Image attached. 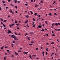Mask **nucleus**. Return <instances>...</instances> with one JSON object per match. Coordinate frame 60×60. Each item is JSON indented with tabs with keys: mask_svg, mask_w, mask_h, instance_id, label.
Wrapping results in <instances>:
<instances>
[{
	"mask_svg": "<svg viewBox=\"0 0 60 60\" xmlns=\"http://www.w3.org/2000/svg\"><path fill=\"white\" fill-rule=\"evenodd\" d=\"M54 14L55 15H57V14H56V13H54Z\"/></svg>",
	"mask_w": 60,
	"mask_h": 60,
	"instance_id": "obj_52",
	"label": "nucleus"
},
{
	"mask_svg": "<svg viewBox=\"0 0 60 60\" xmlns=\"http://www.w3.org/2000/svg\"><path fill=\"white\" fill-rule=\"evenodd\" d=\"M15 12V13H18V11H16Z\"/></svg>",
	"mask_w": 60,
	"mask_h": 60,
	"instance_id": "obj_58",
	"label": "nucleus"
},
{
	"mask_svg": "<svg viewBox=\"0 0 60 60\" xmlns=\"http://www.w3.org/2000/svg\"><path fill=\"white\" fill-rule=\"evenodd\" d=\"M14 38L15 40H16V36H15Z\"/></svg>",
	"mask_w": 60,
	"mask_h": 60,
	"instance_id": "obj_31",
	"label": "nucleus"
},
{
	"mask_svg": "<svg viewBox=\"0 0 60 60\" xmlns=\"http://www.w3.org/2000/svg\"><path fill=\"white\" fill-rule=\"evenodd\" d=\"M7 21V20H4L3 21V22H6Z\"/></svg>",
	"mask_w": 60,
	"mask_h": 60,
	"instance_id": "obj_24",
	"label": "nucleus"
},
{
	"mask_svg": "<svg viewBox=\"0 0 60 60\" xmlns=\"http://www.w3.org/2000/svg\"><path fill=\"white\" fill-rule=\"evenodd\" d=\"M15 55H18V53H17V52H15Z\"/></svg>",
	"mask_w": 60,
	"mask_h": 60,
	"instance_id": "obj_7",
	"label": "nucleus"
},
{
	"mask_svg": "<svg viewBox=\"0 0 60 60\" xmlns=\"http://www.w3.org/2000/svg\"><path fill=\"white\" fill-rule=\"evenodd\" d=\"M33 21H35V19H34V18H33Z\"/></svg>",
	"mask_w": 60,
	"mask_h": 60,
	"instance_id": "obj_35",
	"label": "nucleus"
},
{
	"mask_svg": "<svg viewBox=\"0 0 60 60\" xmlns=\"http://www.w3.org/2000/svg\"><path fill=\"white\" fill-rule=\"evenodd\" d=\"M4 46H3L2 47H1V49H4Z\"/></svg>",
	"mask_w": 60,
	"mask_h": 60,
	"instance_id": "obj_21",
	"label": "nucleus"
},
{
	"mask_svg": "<svg viewBox=\"0 0 60 60\" xmlns=\"http://www.w3.org/2000/svg\"><path fill=\"white\" fill-rule=\"evenodd\" d=\"M55 3H56V1H54V2L52 4H54Z\"/></svg>",
	"mask_w": 60,
	"mask_h": 60,
	"instance_id": "obj_51",
	"label": "nucleus"
},
{
	"mask_svg": "<svg viewBox=\"0 0 60 60\" xmlns=\"http://www.w3.org/2000/svg\"><path fill=\"white\" fill-rule=\"evenodd\" d=\"M8 34H10L11 33V31L10 30H8Z\"/></svg>",
	"mask_w": 60,
	"mask_h": 60,
	"instance_id": "obj_3",
	"label": "nucleus"
},
{
	"mask_svg": "<svg viewBox=\"0 0 60 60\" xmlns=\"http://www.w3.org/2000/svg\"><path fill=\"white\" fill-rule=\"evenodd\" d=\"M55 11H56V9L55 8H54L53 9Z\"/></svg>",
	"mask_w": 60,
	"mask_h": 60,
	"instance_id": "obj_49",
	"label": "nucleus"
},
{
	"mask_svg": "<svg viewBox=\"0 0 60 60\" xmlns=\"http://www.w3.org/2000/svg\"><path fill=\"white\" fill-rule=\"evenodd\" d=\"M14 23L12 24L11 25L12 26H14Z\"/></svg>",
	"mask_w": 60,
	"mask_h": 60,
	"instance_id": "obj_47",
	"label": "nucleus"
},
{
	"mask_svg": "<svg viewBox=\"0 0 60 60\" xmlns=\"http://www.w3.org/2000/svg\"><path fill=\"white\" fill-rule=\"evenodd\" d=\"M15 24H17V20H15Z\"/></svg>",
	"mask_w": 60,
	"mask_h": 60,
	"instance_id": "obj_14",
	"label": "nucleus"
},
{
	"mask_svg": "<svg viewBox=\"0 0 60 60\" xmlns=\"http://www.w3.org/2000/svg\"><path fill=\"white\" fill-rule=\"evenodd\" d=\"M48 50H49V48H47L46 49V51H48Z\"/></svg>",
	"mask_w": 60,
	"mask_h": 60,
	"instance_id": "obj_28",
	"label": "nucleus"
},
{
	"mask_svg": "<svg viewBox=\"0 0 60 60\" xmlns=\"http://www.w3.org/2000/svg\"><path fill=\"white\" fill-rule=\"evenodd\" d=\"M29 56L30 57V58H31V59H32V56H31V55L30 54L29 55Z\"/></svg>",
	"mask_w": 60,
	"mask_h": 60,
	"instance_id": "obj_4",
	"label": "nucleus"
},
{
	"mask_svg": "<svg viewBox=\"0 0 60 60\" xmlns=\"http://www.w3.org/2000/svg\"><path fill=\"white\" fill-rule=\"evenodd\" d=\"M27 35V33H26V34H25V36H26V35Z\"/></svg>",
	"mask_w": 60,
	"mask_h": 60,
	"instance_id": "obj_36",
	"label": "nucleus"
},
{
	"mask_svg": "<svg viewBox=\"0 0 60 60\" xmlns=\"http://www.w3.org/2000/svg\"><path fill=\"white\" fill-rule=\"evenodd\" d=\"M4 6H6V4H4Z\"/></svg>",
	"mask_w": 60,
	"mask_h": 60,
	"instance_id": "obj_61",
	"label": "nucleus"
},
{
	"mask_svg": "<svg viewBox=\"0 0 60 60\" xmlns=\"http://www.w3.org/2000/svg\"><path fill=\"white\" fill-rule=\"evenodd\" d=\"M15 34L16 35H17L18 34H17V33H16V32H15Z\"/></svg>",
	"mask_w": 60,
	"mask_h": 60,
	"instance_id": "obj_30",
	"label": "nucleus"
},
{
	"mask_svg": "<svg viewBox=\"0 0 60 60\" xmlns=\"http://www.w3.org/2000/svg\"><path fill=\"white\" fill-rule=\"evenodd\" d=\"M15 3H17V0H15Z\"/></svg>",
	"mask_w": 60,
	"mask_h": 60,
	"instance_id": "obj_17",
	"label": "nucleus"
},
{
	"mask_svg": "<svg viewBox=\"0 0 60 60\" xmlns=\"http://www.w3.org/2000/svg\"><path fill=\"white\" fill-rule=\"evenodd\" d=\"M30 34H34V33L33 32H31L30 33Z\"/></svg>",
	"mask_w": 60,
	"mask_h": 60,
	"instance_id": "obj_13",
	"label": "nucleus"
},
{
	"mask_svg": "<svg viewBox=\"0 0 60 60\" xmlns=\"http://www.w3.org/2000/svg\"><path fill=\"white\" fill-rule=\"evenodd\" d=\"M55 25L56 26H58V24H57V23H56L55 24Z\"/></svg>",
	"mask_w": 60,
	"mask_h": 60,
	"instance_id": "obj_9",
	"label": "nucleus"
},
{
	"mask_svg": "<svg viewBox=\"0 0 60 60\" xmlns=\"http://www.w3.org/2000/svg\"><path fill=\"white\" fill-rule=\"evenodd\" d=\"M24 53L25 54H28V52H24Z\"/></svg>",
	"mask_w": 60,
	"mask_h": 60,
	"instance_id": "obj_10",
	"label": "nucleus"
},
{
	"mask_svg": "<svg viewBox=\"0 0 60 60\" xmlns=\"http://www.w3.org/2000/svg\"><path fill=\"white\" fill-rule=\"evenodd\" d=\"M7 52H10V50H7Z\"/></svg>",
	"mask_w": 60,
	"mask_h": 60,
	"instance_id": "obj_54",
	"label": "nucleus"
},
{
	"mask_svg": "<svg viewBox=\"0 0 60 60\" xmlns=\"http://www.w3.org/2000/svg\"><path fill=\"white\" fill-rule=\"evenodd\" d=\"M27 19H28V18H29V16H28V15H26V16H25V18H26Z\"/></svg>",
	"mask_w": 60,
	"mask_h": 60,
	"instance_id": "obj_6",
	"label": "nucleus"
},
{
	"mask_svg": "<svg viewBox=\"0 0 60 60\" xmlns=\"http://www.w3.org/2000/svg\"><path fill=\"white\" fill-rule=\"evenodd\" d=\"M52 36H55V35L54 34H53L52 35Z\"/></svg>",
	"mask_w": 60,
	"mask_h": 60,
	"instance_id": "obj_38",
	"label": "nucleus"
},
{
	"mask_svg": "<svg viewBox=\"0 0 60 60\" xmlns=\"http://www.w3.org/2000/svg\"><path fill=\"white\" fill-rule=\"evenodd\" d=\"M3 26H4V27H6V26H5V25H4V24H3Z\"/></svg>",
	"mask_w": 60,
	"mask_h": 60,
	"instance_id": "obj_18",
	"label": "nucleus"
},
{
	"mask_svg": "<svg viewBox=\"0 0 60 60\" xmlns=\"http://www.w3.org/2000/svg\"><path fill=\"white\" fill-rule=\"evenodd\" d=\"M33 26L34 27H35V25H34V24L33 25Z\"/></svg>",
	"mask_w": 60,
	"mask_h": 60,
	"instance_id": "obj_44",
	"label": "nucleus"
},
{
	"mask_svg": "<svg viewBox=\"0 0 60 60\" xmlns=\"http://www.w3.org/2000/svg\"><path fill=\"white\" fill-rule=\"evenodd\" d=\"M36 58V59H37V60L39 59V58H38V57H37V58Z\"/></svg>",
	"mask_w": 60,
	"mask_h": 60,
	"instance_id": "obj_62",
	"label": "nucleus"
},
{
	"mask_svg": "<svg viewBox=\"0 0 60 60\" xmlns=\"http://www.w3.org/2000/svg\"><path fill=\"white\" fill-rule=\"evenodd\" d=\"M37 13H36L34 14V15L35 16H36V15H37Z\"/></svg>",
	"mask_w": 60,
	"mask_h": 60,
	"instance_id": "obj_39",
	"label": "nucleus"
},
{
	"mask_svg": "<svg viewBox=\"0 0 60 60\" xmlns=\"http://www.w3.org/2000/svg\"><path fill=\"white\" fill-rule=\"evenodd\" d=\"M54 43L53 42H52L51 43V44H54Z\"/></svg>",
	"mask_w": 60,
	"mask_h": 60,
	"instance_id": "obj_25",
	"label": "nucleus"
},
{
	"mask_svg": "<svg viewBox=\"0 0 60 60\" xmlns=\"http://www.w3.org/2000/svg\"><path fill=\"white\" fill-rule=\"evenodd\" d=\"M9 12L10 13H12V11L11 10V9L9 10Z\"/></svg>",
	"mask_w": 60,
	"mask_h": 60,
	"instance_id": "obj_8",
	"label": "nucleus"
},
{
	"mask_svg": "<svg viewBox=\"0 0 60 60\" xmlns=\"http://www.w3.org/2000/svg\"><path fill=\"white\" fill-rule=\"evenodd\" d=\"M19 24H16V26H19Z\"/></svg>",
	"mask_w": 60,
	"mask_h": 60,
	"instance_id": "obj_41",
	"label": "nucleus"
},
{
	"mask_svg": "<svg viewBox=\"0 0 60 60\" xmlns=\"http://www.w3.org/2000/svg\"><path fill=\"white\" fill-rule=\"evenodd\" d=\"M38 17H41V15H38Z\"/></svg>",
	"mask_w": 60,
	"mask_h": 60,
	"instance_id": "obj_60",
	"label": "nucleus"
},
{
	"mask_svg": "<svg viewBox=\"0 0 60 60\" xmlns=\"http://www.w3.org/2000/svg\"><path fill=\"white\" fill-rule=\"evenodd\" d=\"M5 56H7V53H6L5 54Z\"/></svg>",
	"mask_w": 60,
	"mask_h": 60,
	"instance_id": "obj_55",
	"label": "nucleus"
},
{
	"mask_svg": "<svg viewBox=\"0 0 60 60\" xmlns=\"http://www.w3.org/2000/svg\"><path fill=\"white\" fill-rule=\"evenodd\" d=\"M29 45H31V46H32L33 45V44H29Z\"/></svg>",
	"mask_w": 60,
	"mask_h": 60,
	"instance_id": "obj_20",
	"label": "nucleus"
},
{
	"mask_svg": "<svg viewBox=\"0 0 60 60\" xmlns=\"http://www.w3.org/2000/svg\"><path fill=\"white\" fill-rule=\"evenodd\" d=\"M27 38L29 40H30V38H29V37H28V36H27Z\"/></svg>",
	"mask_w": 60,
	"mask_h": 60,
	"instance_id": "obj_5",
	"label": "nucleus"
},
{
	"mask_svg": "<svg viewBox=\"0 0 60 60\" xmlns=\"http://www.w3.org/2000/svg\"><path fill=\"white\" fill-rule=\"evenodd\" d=\"M41 4H42V3H43V1H41Z\"/></svg>",
	"mask_w": 60,
	"mask_h": 60,
	"instance_id": "obj_48",
	"label": "nucleus"
},
{
	"mask_svg": "<svg viewBox=\"0 0 60 60\" xmlns=\"http://www.w3.org/2000/svg\"><path fill=\"white\" fill-rule=\"evenodd\" d=\"M26 26H27L28 27H29V26L28 25V24H27Z\"/></svg>",
	"mask_w": 60,
	"mask_h": 60,
	"instance_id": "obj_33",
	"label": "nucleus"
},
{
	"mask_svg": "<svg viewBox=\"0 0 60 60\" xmlns=\"http://www.w3.org/2000/svg\"><path fill=\"white\" fill-rule=\"evenodd\" d=\"M6 57L5 56L4 57V59L5 60H6Z\"/></svg>",
	"mask_w": 60,
	"mask_h": 60,
	"instance_id": "obj_12",
	"label": "nucleus"
},
{
	"mask_svg": "<svg viewBox=\"0 0 60 60\" xmlns=\"http://www.w3.org/2000/svg\"><path fill=\"white\" fill-rule=\"evenodd\" d=\"M18 52H21V51H22L21 50H19L18 51Z\"/></svg>",
	"mask_w": 60,
	"mask_h": 60,
	"instance_id": "obj_29",
	"label": "nucleus"
},
{
	"mask_svg": "<svg viewBox=\"0 0 60 60\" xmlns=\"http://www.w3.org/2000/svg\"><path fill=\"white\" fill-rule=\"evenodd\" d=\"M57 41H58V42H59V41L58 39H57Z\"/></svg>",
	"mask_w": 60,
	"mask_h": 60,
	"instance_id": "obj_46",
	"label": "nucleus"
},
{
	"mask_svg": "<svg viewBox=\"0 0 60 60\" xmlns=\"http://www.w3.org/2000/svg\"><path fill=\"white\" fill-rule=\"evenodd\" d=\"M49 15L50 16H52V13H50L49 14Z\"/></svg>",
	"mask_w": 60,
	"mask_h": 60,
	"instance_id": "obj_16",
	"label": "nucleus"
},
{
	"mask_svg": "<svg viewBox=\"0 0 60 60\" xmlns=\"http://www.w3.org/2000/svg\"><path fill=\"white\" fill-rule=\"evenodd\" d=\"M48 55V53L47 52H46V55Z\"/></svg>",
	"mask_w": 60,
	"mask_h": 60,
	"instance_id": "obj_63",
	"label": "nucleus"
},
{
	"mask_svg": "<svg viewBox=\"0 0 60 60\" xmlns=\"http://www.w3.org/2000/svg\"><path fill=\"white\" fill-rule=\"evenodd\" d=\"M15 35H12L11 36V37L12 38H15Z\"/></svg>",
	"mask_w": 60,
	"mask_h": 60,
	"instance_id": "obj_2",
	"label": "nucleus"
},
{
	"mask_svg": "<svg viewBox=\"0 0 60 60\" xmlns=\"http://www.w3.org/2000/svg\"><path fill=\"white\" fill-rule=\"evenodd\" d=\"M32 56H34V57H36V55H34Z\"/></svg>",
	"mask_w": 60,
	"mask_h": 60,
	"instance_id": "obj_19",
	"label": "nucleus"
},
{
	"mask_svg": "<svg viewBox=\"0 0 60 60\" xmlns=\"http://www.w3.org/2000/svg\"><path fill=\"white\" fill-rule=\"evenodd\" d=\"M15 8H16V9H17L18 8V7H17V6H15Z\"/></svg>",
	"mask_w": 60,
	"mask_h": 60,
	"instance_id": "obj_23",
	"label": "nucleus"
},
{
	"mask_svg": "<svg viewBox=\"0 0 60 60\" xmlns=\"http://www.w3.org/2000/svg\"><path fill=\"white\" fill-rule=\"evenodd\" d=\"M8 1L9 2H10V3L11 2V0H8Z\"/></svg>",
	"mask_w": 60,
	"mask_h": 60,
	"instance_id": "obj_50",
	"label": "nucleus"
},
{
	"mask_svg": "<svg viewBox=\"0 0 60 60\" xmlns=\"http://www.w3.org/2000/svg\"><path fill=\"white\" fill-rule=\"evenodd\" d=\"M32 22L33 23L32 24V25H34V21H33Z\"/></svg>",
	"mask_w": 60,
	"mask_h": 60,
	"instance_id": "obj_32",
	"label": "nucleus"
},
{
	"mask_svg": "<svg viewBox=\"0 0 60 60\" xmlns=\"http://www.w3.org/2000/svg\"><path fill=\"white\" fill-rule=\"evenodd\" d=\"M20 1H18V3H20Z\"/></svg>",
	"mask_w": 60,
	"mask_h": 60,
	"instance_id": "obj_53",
	"label": "nucleus"
},
{
	"mask_svg": "<svg viewBox=\"0 0 60 60\" xmlns=\"http://www.w3.org/2000/svg\"><path fill=\"white\" fill-rule=\"evenodd\" d=\"M36 49L37 50H38V49H39V48H36Z\"/></svg>",
	"mask_w": 60,
	"mask_h": 60,
	"instance_id": "obj_43",
	"label": "nucleus"
},
{
	"mask_svg": "<svg viewBox=\"0 0 60 60\" xmlns=\"http://www.w3.org/2000/svg\"><path fill=\"white\" fill-rule=\"evenodd\" d=\"M42 27V26L41 25H39L37 27V28H41Z\"/></svg>",
	"mask_w": 60,
	"mask_h": 60,
	"instance_id": "obj_1",
	"label": "nucleus"
},
{
	"mask_svg": "<svg viewBox=\"0 0 60 60\" xmlns=\"http://www.w3.org/2000/svg\"><path fill=\"white\" fill-rule=\"evenodd\" d=\"M44 51L42 52V54H43V56H44Z\"/></svg>",
	"mask_w": 60,
	"mask_h": 60,
	"instance_id": "obj_11",
	"label": "nucleus"
},
{
	"mask_svg": "<svg viewBox=\"0 0 60 60\" xmlns=\"http://www.w3.org/2000/svg\"><path fill=\"white\" fill-rule=\"evenodd\" d=\"M46 44L47 45H49V43H46Z\"/></svg>",
	"mask_w": 60,
	"mask_h": 60,
	"instance_id": "obj_56",
	"label": "nucleus"
},
{
	"mask_svg": "<svg viewBox=\"0 0 60 60\" xmlns=\"http://www.w3.org/2000/svg\"><path fill=\"white\" fill-rule=\"evenodd\" d=\"M19 27H18L17 28V30H19Z\"/></svg>",
	"mask_w": 60,
	"mask_h": 60,
	"instance_id": "obj_42",
	"label": "nucleus"
},
{
	"mask_svg": "<svg viewBox=\"0 0 60 60\" xmlns=\"http://www.w3.org/2000/svg\"><path fill=\"white\" fill-rule=\"evenodd\" d=\"M27 22H28V20H27L25 22V24H26V23H27Z\"/></svg>",
	"mask_w": 60,
	"mask_h": 60,
	"instance_id": "obj_27",
	"label": "nucleus"
},
{
	"mask_svg": "<svg viewBox=\"0 0 60 60\" xmlns=\"http://www.w3.org/2000/svg\"><path fill=\"white\" fill-rule=\"evenodd\" d=\"M31 43H34V41H33V42H31Z\"/></svg>",
	"mask_w": 60,
	"mask_h": 60,
	"instance_id": "obj_59",
	"label": "nucleus"
},
{
	"mask_svg": "<svg viewBox=\"0 0 60 60\" xmlns=\"http://www.w3.org/2000/svg\"><path fill=\"white\" fill-rule=\"evenodd\" d=\"M20 35V33H19L18 34V35Z\"/></svg>",
	"mask_w": 60,
	"mask_h": 60,
	"instance_id": "obj_64",
	"label": "nucleus"
},
{
	"mask_svg": "<svg viewBox=\"0 0 60 60\" xmlns=\"http://www.w3.org/2000/svg\"><path fill=\"white\" fill-rule=\"evenodd\" d=\"M0 20H1L2 21H3V20H4L3 19H2L1 18L0 19Z\"/></svg>",
	"mask_w": 60,
	"mask_h": 60,
	"instance_id": "obj_22",
	"label": "nucleus"
},
{
	"mask_svg": "<svg viewBox=\"0 0 60 60\" xmlns=\"http://www.w3.org/2000/svg\"><path fill=\"white\" fill-rule=\"evenodd\" d=\"M12 42L13 43H15V42L14 41H13Z\"/></svg>",
	"mask_w": 60,
	"mask_h": 60,
	"instance_id": "obj_45",
	"label": "nucleus"
},
{
	"mask_svg": "<svg viewBox=\"0 0 60 60\" xmlns=\"http://www.w3.org/2000/svg\"><path fill=\"white\" fill-rule=\"evenodd\" d=\"M44 31V29H43L41 30V32H43Z\"/></svg>",
	"mask_w": 60,
	"mask_h": 60,
	"instance_id": "obj_34",
	"label": "nucleus"
},
{
	"mask_svg": "<svg viewBox=\"0 0 60 60\" xmlns=\"http://www.w3.org/2000/svg\"><path fill=\"white\" fill-rule=\"evenodd\" d=\"M60 29H57L58 31H60Z\"/></svg>",
	"mask_w": 60,
	"mask_h": 60,
	"instance_id": "obj_57",
	"label": "nucleus"
},
{
	"mask_svg": "<svg viewBox=\"0 0 60 60\" xmlns=\"http://www.w3.org/2000/svg\"><path fill=\"white\" fill-rule=\"evenodd\" d=\"M30 12L31 13V15H33V12L32 11H30Z\"/></svg>",
	"mask_w": 60,
	"mask_h": 60,
	"instance_id": "obj_15",
	"label": "nucleus"
},
{
	"mask_svg": "<svg viewBox=\"0 0 60 60\" xmlns=\"http://www.w3.org/2000/svg\"><path fill=\"white\" fill-rule=\"evenodd\" d=\"M35 6L36 7H37V6H38V5H37L36 4H35Z\"/></svg>",
	"mask_w": 60,
	"mask_h": 60,
	"instance_id": "obj_26",
	"label": "nucleus"
},
{
	"mask_svg": "<svg viewBox=\"0 0 60 60\" xmlns=\"http://www.w3.org/2000/svg\"><path fill=\"white\" fill-rule=\"evenodd\" d=\"M2 2H3V3H5V2L4 1H2Z\"/></svg>",
	"mask_w": 60,
	"mask_h": 60,
	"instance_id": "obj_37",
	"label": "nucleus"
},
{
	"mask_svg": "<svg viewBox=\"0 0 60 60\" xmlns=\"http://www.w3.org/2000/svg\"><path fill=\"white\" fill-rule=\"evenodd\" d=\"M45 22L46 23V24H48V23H47V21H45Z\"/></svg>",
	"mask_w": 60,
	"mask_h": 60,
	"instance_id": "obj_40",
	"label": "nucleus"
}]
</instances>
